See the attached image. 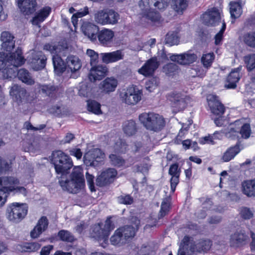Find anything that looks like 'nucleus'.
Segmentation results:
<instances>
[{"instance_id": "obj_1", "label": "nucleus", "mask_w": 255, "mask_h": 255, "mask_svg": "<svg viewBox=\"0 0 255 255\" xmlns=\"http://www.w3.org/2000/svg\"><path fill=\"white\" fill-rule=\"evenodd\" d=\"M24 62L21 50L19 48H17L15 52L6 55L0 53V70L4 69L3 72L7 74V78H11L16 75V72L11 67L16 69Z\"/></svg>"}, {"instance_id": "obj_2", "label": "nucleus", "mask_w": 255, "mask_h": 255, "mask_svg": "<svg viewBox=\"0 0 255 255\" xmlns=\"http://www.w3.org/2000/svg\"><path fill=\"white\" fill-rule=\"evenodd\" d=\"M64 177L59 182L63 190L71 193H76L84 186V178L82 170L80 166L75 167L71 175L70 180H64Z\"/></svg>"}, {"instance_id": "obj_3", "label": "nucleus", "mask_w": 255, "mask_h": 255, "mask_svg": "<svg viewBox=\"0 0 255 255\" xmlns=\"http://www.w3.org/2000/svg\"><path fill=\"white\" fill-rule=\"evenodd\" d=\"M152 5L159 10H163L168 5L167 0L156 1L154 0H140L139 2L143 17L151 21H157L160 19V16L159 12L153 10L151 7Z\"/></svg>"}, {"instance_id": "obj_4", "label": "nucleus", "mask_w": 255, "mask_h": 255, "mask_svg": "<svg viewBox=\"0 0 255 255\" xmlns=\"http://www.w3.org/2000/svg\"><path fill=\"white\" fill-rule=\"evenodd\" d=\"M51 162L54 165L56 173L61 176L68 173L73 166L72 159L61 150H56L52 152Z\"/></svg>"}, {"instance_id": "obj_5", "label": "nucleus", "mask_w": 255, "mask_h": 255, "mask_svg": "<svg viewBox=\"0 0 255 255\" xmlns=\"http://www.w3.org/2000/svg\"><path fill=\"white\" fill-rule=\"evenodd\" d=\"M140 123L147 130L159 131L165 126L164 118L154 113H143L138 116Z\"/></svg>"}, {"instance_id": "obj_6", "label": "nucleus", "mask_w": 255, "mask_h": 255, "mask_svg": "<svg viewBox=\"0 0 255 255\" xmlns=\"http://www.w3.org/2000/svg\"><path fill=\"white\" fill-rule=\"evenodd\" d=\"M229 130H225L226 136L232 139L243 137L248 138L251 134L250 126L244 124L242 120H238L229 125Z\"/></svg>"}, {"instance_id": "obj_7", "label": "nucleus", "mask_w": 255, "mask_h": 255, "mask_svg": "<svg viewBox=\"0 0 255 255\" xmlns=\"http://www.w3.org/2000/svg\"><path fill=\"white\" fill-rule=\"evenodd\" d=\"M66 49V46L60 44H46L44 46V49L50 51L53 54V65L57 74L63 73L66 69V65L61 57V53Z\"/></svg>"}, {"instance_id": "obj_8", "label": "nucleus", "mask_w": 255, "mask_h": 255, "mask_svg": "<svg viewBox=\"0 0 255 255\" xmlns=\"http://www.w3.org/2000/svg\"><path fill=\"white\" fill-rule=\"evenodd\" d=\"M114 229L110 218H108L104 225L102 223L95 224L92 228L91 236L99 242L102 241L101 246L105 248L108 242L110 232Z\"/></svg>"}, {"instance_id": "obj_9", "label": "nucleus", "mask_w": 255, "mask_h": 255, "mask_svg": "<svg viewBox=\"0 0 255 255\" xmlns=\"http://www.w3.org/2000/svg\"><path fill=\"white\" fill-rule=\"evenodd\" d=\"M169 57L172 61L177 62L181 65H187L193 63L196 61L197 56L194 53H186L181 54H167L164 49L159 51L157 57L159 62H165L168 60Z\"/></svg>"}, {"instance_id": "obj_10", "label": "nucleus", "mask_w": 255, "mask_h": 255, "mask_svg": "<svg viewBox=\"0 0 255 255\" xmlns=\"http://www.w3.org/2000/svg\"><path fill=\"white\" fill-rule=\"evenodd\" d=\"M142 91L136 86L130 85L123 89L120 92L122 102L128 105H135L141 99Z\"/></svg>"}, {"instance_id": "obj_11", "label": "nucleus", "mask_w": 255, "mask_h": 255, "mask_svg": "<svg viewBox=\"0 0 255 255\" xmlns=\"http://www.w3.org/2000/svg\"><path fill=\"white\" fill-rule=\"evenodd\" d=\"M28 207L25 204L14 203L7 209V218L15 223L20 222L26 216Z\"/></svg>"}, {"instance_id": "obj_12", "label": "nucleus", "mask_w": 255, "mask_h": 255, "mask_svg": "<svg viewBox=\"0 0 255 255\" xmlns=\"http://www.w3.org/2000/svg\"><path fill=\"white\" fill-rule=\"evenodd\" d=\"M17 181L12 177L0 178V208L2 207L6 201L9 192L13 189V184Z\"/></svg>"}, {"instance_id": "obj_13", "label": "nucleus", "mask_w": 255, "mask_h": 255, "mask_svg": "<svg viewBox=\"0 0 255 255\" xmlns=\"http://www.w3.org/2000/svg\"><path fill=\"white\" fill-rule=\"evenodd\" d=\"M168 99L171 102V106L174 108L173 111L175 113L184 109L190 101V98L188 96L174 92L168 96Z\"/></svg>"}, {"instance_id": "obj_14", "label": "nucleus", "mask_w": 255, "mask_h": 255, "mask_svg": "<svg viewBox=\"0 0 255 255\" xmlns=\"http://www.w3.org/2000/svg\"><path fill=\"white\" fill-rule=\"evenodd\" d=\"M104 158L105 154L100 149L94 148L85 153L84 160L87 165L97 166L103 161Z\"/></svg>"}, {"instance_id": "obj_15", "label": "nucleus", "mask_w": 255, "mask_h": 255, "mask_svg": "<svg viewBox=\"0 0 255 255\" xmlns=\"http://www.w3.org/2000/svg\"><path fill=\"white\" fill-rule=\"evenodd\" d=\"M9 95L12 97L13 102L18 106L23 105L27 102L28 95L26 90L17 85L11 86Z\"/></svg>"}, {"instance_id": "obj_16", "label": "nucleus", "mask_w": 255, "mask_h": 255, "mask_svg": "<svg viewBox=\"0 0 255 255\" xmlns=\"http://www.w3.org/2000/svg\"><path fill=\"white\" fill-rule=\"evenodd\" d=\"M203 23L210 26H215L221 22V16L220 10L216 8L209 9L202 15Z\"/></svg>"}, {"instance_id": "obj_17", "label": "nucleus", "mask_w": 255, "mask_h": 255, "mask_svg": "<svg viewBox=\"0 0 255 255\" xmlns=\"http://www.w3.org/2000/svg\"><path fill=\"white\" fill-rule=\"evenodd\" d=\"M207 100L211 113L214 115L222 116L225 112L224 105L220 102L218 97L212 94L207 97Z\"/></svg>"}, {"instance_id": "obj_18", "label": "nucleus", "mask_w": 255, "mask_h": 255, "mask_svg": "<svg viewBox=\"0 0 255 255\" xmlns=\"http://www.w3.org/2000/svg\"><path fill=\"white\" fill-rule=\"evenodd\" d=\"M140 225V221L136 218H132L131 225L129 226H125L121 227L119 229H121L122 236L126 242L131 239L135 236L136 232L139 228Z\"/></svg>"}, {"instance_id": "obj_19", "label": "nucleus", "mask_w": 255, "mask_h": 255, "mask_svg": "<svg viewBox=\"0 0 255 255\" xmlns=\"http://www.w3.org/2000/svg\"><path fill=\"white\" fill-rule=\"evenodd\" d=\"M159 65V62L155 57L148 60L138 70V72L145 77L151 76L157 69Z\"/></svg>"}, {"instance_id": "obj_20", "label": "nucleus", "mask_w": 255, "mask_h": 255, "mask_svg": "<svg viewBox=\"0 0 255 255\" xmlns=\"http://www.w3.org/2000/svg\"><path fill=\"white\" fill-rule=\"evenodd\" d=\"M117 175V172L114 168L107 169L98 176L96 179V184L99 186H105L112 182Z\"/></svg>"}, {"instance_id": "obj_21", "label": "nucleus", "mask_w": 255, "mask_h": 255, "mask_svg": "<svg viewBox=\"0 0 255 255\" xmlns=\"http://www.w3.org/2000/svg\"><path fill=\"white\" fill-rule=\"evenodd\" d=\"M118 80L114 77H108L102 81L99 85V89L105 94H109L116 90L118 86Z\"/></svg>"}, {"instance_id": "obj_22", "label": "nucleus", "mask_w": 255, "mask_h": 255, "mask_svg": "<svg viewBox=\"0 0 255 255\" xmlns=\"http://www.w3.org/2000/svg\"><path fill=\"white\" fill-rule=\"evenodd\" d=\"M81 29L85 35L91 40H96L99 31V27L96 25L89 22H84L81 26Z\"/></svg>"}, {"instance_id": "obj_23", "label": "nucleus", "mask_w": 255, "mask_h": 255, "mask_svg": "<svg viewBox=\"0 0 255 255\" xmlns=\"http://www.w3.org/2000/svg\"><path fill=\"white\" fill-rule=\"evenodd\" d=\"M92 66L89 74V78L91 81L101 80L106 75L107 68L106 66L96 65Z\"/></svg>"}, {"instance_id": "obj_24", "label": "nucleus", "mask_w": 255, "mask_h": 255, "mask_svg": "<svg viewBox=\"0 0 255 255\" xmlns=\"http://www.w3.org/2000/svg\"><path fill=\"white\" fill-rule=\"evenodd\" d=\"M114 35L115 33L113 30L104 28L98 31L97 37L102 45L107 46L112 43Z\"/></svg>"}, {"instance_id": "obj_25", "label": "nucleus", "mask_w": 255, "mask_h": 255, "mask_svg": "<svg viewBox=\"0 0 255 255\" xmlns=\"http://www.w3.org/2000/svg\"><path fill=\"white\" fill-rule=\"evenodd\" d=\"M18 4L20 10L26 15L30 14L36 10V0H18Z\"/></svg>"}, {"instance_id": "obj_26", "label": "nucleus", "mask_w": 255, "mask_h": 255, "mask_svg": "<svg viewBox=\"0 0 255 255\" xmlns=\"http://www.w3.org/2000/svg\"><path fill=\"white\" fill-rule=\"evenodd\" d=\"M0 40L1 46L6 51H11L14 47V36L8 31H3L1 33Z\"/></svg>"}, {"instance_id": "obj_27", "label": "nucleus", "mask_w": 255, "mask_h": 255, "mask_svg": "<svg viewBox=\"0 0 255 255\" xmlns=\"http://www.w3.org/2000/svg\"><path fill=\"white\" fill-rule=\"evenodd\" d=\"M242 69V66L233 70L227 78V83L225 87L228 89H235L237 87V83L241 78L240 72Z\"/></svg>"}, {"instance_id": "obj_28", "label": "nucleus", "mask_w": 255, "mask_h": 255, "mask_svg": "<svg viewBox=\"0 0 255 255\" xmlns=\"http://www.w3.org/2000/svg\"><path fill=\"white\" fill-rule=\"evenodd\" d=\"M180 172V169L178 168V165L177 163L170 165L168 173L172 176L170 179V186L172 192L175 191L176 187L179 182Z\"/></svg>"}, {"instance_id": "obj_29", "label": "nucleus", "mask_w": 255, "mask_h": 255, "mask_svg": "<svg viewBox=\"0 0 255 255\" xmlns=\"http://www.w3.org/2000/svg\"><path fill=\"white\" fill-rule=\"evenodd\" d=\"M47 58L41 52H37L32 55L31 61L33 69L39 70L45 66Z\"/></svg>"}, {"instance_id": "obj_30", "label": "nucleus", "mask_w": 255, "mask_h": 255, "mask_svg": "<svg viewBox=\"0 0 255 255\" xmlns=\"http://www.w3.org/2000/svg\"><path fill=\"white\" fill-rule=\"evenodd\" d=\"M48 221L46 217H42L38 221L36 226L30 232L31 238H38L47 228Z\"/></svg>"}, {"instance_id": "obj_31", "label": "nucleus", "mask_w": 255, "mask_h": 255, "mask_svg": "<svg viewBox=\"0 0 255 255\" xmlns=\"http://www.w3.org/2000/svg\"><path fill=\"white\" fill-rule=\"evenodd\" d=\"M101 56L102 61L106 64L115 62L123 58L124 55L120 50L109 53H102Z\"/></svg>"}, {"instance_id": "obj_32", "label": "nucleus", "mask_w": 255, "mask_h": 255, "mask_svg": "<svg viewBox=\"0 0 255 255\" xmlns=\"http://www.w3.org/2000/svg\"><path fill=\"white\" fill-rule=\"evenodd\" d=\"M51 9L49 6H46L41 9L37 12L31 20L33 25L40 27V23L42 22L49 15Z\"/></svg>"}, {"instance_id": "obj_33", "label": "nucleus", "mask_w": 255, "mask_h": 255, "mask_svg": "<svg viewBox=\"0 0 255 255\" xmlns=\"http://www.w3.org/2000/svg\"><path fill=\"white\" fill-rule=\"evenodd\" d=\"M242 186L243 192L245 195L250 197L255 196V178L244 181L242 182Z\"/></svg>"}, {"instance_id": "obj_34", "label": "nucleus", "mask_w": 255, "mask_h": 255, "mask_svg": "<svg viewBox=\"0 0 255 255\" xmlns=\"http://www.w3.org/2000/svg\"><path fill=\"white\" fill-rule=\"evenodd\" d=\"M247 237V236L242 231H237L231 235L230 244L233 247H239L244 243Z\"/></svg>"}, {"instance_id": "obj_35", "label": "nucleus", "mask_w": 255, "mask_h": 255, "mask_svg": "<svg viewBox=\"0 0 255 255\" xmlns=\"http://www.w3.org/2000/svg\"><path fill=\"white\" fill-rule=\"evenodd\" d=\"M40 245L37 243H25L16 246V249L18 252H34L40 248Z\"/></svg>"}, {"instance_id": "obj_36", "label": "nucleus", "mask_w": 255, "mask_h": 255, "mask_svg": "<svg viewBox=\"0 0 255 255\" xmlns=\"http://www.w3.org/2000/svg\"><path fill=\"white\" fill-rule=\"evenodd\" d=\"M66 64L71 72L79 70L81 66V62L79 58L75 56H69L67 58Z\"/></svg>"}, {"instance_id": "obj_37", "label": "nucleus", "mask_w": 255, "mask_h": 255, "mask_svg": "<svg viewBox=\"0 0 255 255\" xmlns=\"http://www.w3.org/2000/svg\"><path fill=\"white\" fill-rule=\"evenodd\" d=\"M17 76L20 80L27 85H31L34 83L30 74L25 69H19L17 72Z\"/></svg>"}, {"instance_id": "obj_38", "label": "nucleus", "mask_w": 255, "mask_h": 255, "mask_svg": "<svg viewBox=\"0 0 255 255\" xmlns=\"http://www.w3.org/2000/svg\"><path fill=\"white\" fill-rule=\"evenodd\" d=\"M230 12L231 17L234 18L239 17L242 12V6L239 1H231L230 3Z\"/></svg>"}, {"instance_id": "obj_39", "label": "nucleus", "mask_w": 255, "mask_h": 255, "mask_svg": "<svg viewBox=\"0 0 255 255\" xmlns=\"http://www.w3.org/2000/svg\"><path fill=\"white\" fill-rule=\"evenodd\" d=\"M240 152L239 145H236L234 147L228 148L223 155L222 159L224 162H228L233 159Z\"/></svg>"}, {"instance_id": "obj_40", "label": "nucleus", "mask_w": 255, "mask_h": 255, "mask_svg": "<svg viewBox=\"0 0 255 255\" xmlns=\"http://www.w3.org/2000/svg\"><path fill=\"white\" fill-rule=\"evenodd\" d=\"M124 133L128 136H132L137 131L136 125L134 121L130 120L126 122L123 125Z\"/></svg>"}, {"instance_id": "obj_41", "label": "nucleus", "mask_w": 255, "mask_h": 255, "mask_svg": "<svg viewBox=\"0 0 255 255\" xmlns=\"http://www.w3.org/2000/svg\"><path fill=\"white\" fill-rule=\"evenodd\" d=\"M107 9L99 10L94 14V20L96 22L101 25L107 24Z\"/></svg>"}, {"instance_id": "obj_42", "label": "nucleus", "mask_w": 255, "mask_h": 255, "mask_svg": "<svg viewBox=\"0 0 255 255\" xmlns=\"http://www.w3.org/2000/svg\"><path fill=\"white\" fill-rule=\"evenodd\" d=\"M121 229H117L110 238V242L113 245H121L126 242L122 236Z\"/></svg>"}, {"instance_id": "obj_43", "label": "nucleus", "mask_w": 255, "mask_h": 255, "mask_svg": "<svg viewBox=\"0 0 255 255\" xmlns=\"http://www.w3.org/2000/svg\"><path fill=\"white\" fill-rule=\"evenodd\" d=\"M179 41L178 33L175 31H170L167 33L165 39V43L169 46L177 45Z\"/></svg>"}, {"instance_id": "obj_44", "label": "nucleus", "mask_w": 255, "mask_h": 255, "mask_svg": "<svg viewBox=\"0 0 255 255\" xmlns=\"http://www.w3.org/2000/svg\"><path fill=\"white\" fill-rule=\"evenodd\" d=\"M243 41L251 48H255V31L247 32L243 36Z\"/></svg>"}, {"instance_id": "obj_45", "label": "nucleus", "mask_w": 255, "mask_h": 255, "mask_svg": "<svg viewBox=\"0 0 255 255\" xmlns=\"http://www.w3.org/2000/svg\"><path fill=\"white\" fill-rule=\"evenodd\" d=\"M243 60L248 71H251L255 69V53L245 56Z\"/></svg>"}, {"instance_id": "obj_46", "label": "nucleus", "mask_w": 255, "mask_h": 255, "mask_svg": "<svg viewBox=\"0 0 255 255\" xmlns=\"http://www.w3.org/2000/svg\"><path fill=\"white\" fill-rule=\"evenodd\" d=\"M211 246V243L210 240H202L200 241L198 244L196 245V248L191 249L192 252L195 251L201 252H206L208 251Z\"/></svg>"}, {"instance_id": "obj_47", "label": "nucleus", "mask_w": 255, "mask_h": 255, "mask_svg": "<svg viewBox=\"0 0 255 255\" xmlns=\"http://www.w3.org/2000/svg\"><path fill=\"white\" fill-rule=\"evenodd\" d=\"M131 250L130 253L133 255H146L149 250V248L144 244L140 247L132 246Z\"/></svg>"}, {"instance_id": "obj_48", "label": "nucleus", "mask_w": 255, "mask_h": 255, "mask_svg": "<svg viewBox=\"0 0 255 255\" xmlns=\"http://www.w3.org/2000/svg\"><path fill=\"white\" fill-rule=\"evenodd\" d=\"M128 145L123 139L119 138L114 146V150L117 152L125 153L128 150Z\"/></svg>"}, {"instance_id": "obj_49", "label": "nucleus", "mask_w": 255, "mask_h": 255, "mask_svg": "<svg viewBox=\"0 0 255 255\" xmlns=\"http://www.w3.org/2000/svg\"><path fill=\"white\" fill-rule=\"evenodd\" d=\"M58 237L64 242H73L75 240L74 236L68 231L62 230L58 232Z\"/></svg>"}, {"instance_id": "obj_50", "label": "nucleus", "mask_w": 255, "mask_h": 255, "mask_svg": "<svg viewBox=\"0 0 255 255\" xmlns=\"http://www.w3.org/2000/svg\"><path fill=\"white\" fill-rule=\"evenodd\" d=\"M215 58V55L213 53H209L203 54L201 58V62L203 66L206 68L211 67Z\"/></svg>"}, {"instance_id": "obj_51", "label": "nucleus", "mask_w": 255, "mask_h": 255, "mask_svg": "<svg viewBox=\"0 0 255 255\" xmlns=\"http://www.w3.org/2000/svg\"><path fill=\"white\" fill-rule=\"evenodd\" d=\"M107 24H115L119 19V14L112 9H107Z\"/></svg>"}, {"instance_id": "obj_52", "label": "nucleus", "mask_w": 255, "mask_h": 255, "mask_svg": "<svg viewBox=\"0 0 255 255\" xmlns=\"http://www.w3.org/2000/svg\"><path fill=\"white\" fill-rule=\"evenodd\" d=\"M87 106L89 111L97 115L101 113V105L97 102L95 101H88Z\"/></svg>"}, {"instance_id": "obj_53", "label": "nucleus", "mask_w": 255, "mask_h": 255, "mask_svg": "<svg viewBox=\"0 0 255 255\" xmlns=\"http://www.w3.org/2000/svg\"><path fill=\"white\" fill-rule=\"evenodd\" d=\"M109 158L112 165L117 167H122L125 165V160L116 154L110 155Z\"/></svg>"}, {"instance_id": "obj_54", "label": "nucleus", "mask_w": 255, "mask_h": 255, "mask_svg": "<svg viewBox=\"0 0 255 255\" xmlns=\"http://www.w3.org/2000/svg\"><path fill=\"white\" fill-rule=\"evenodd\" d=\"M87 56L90 58L91 66L96 65L98 62L99 54L94 50L88 49L86 51Z\"/></svg>"}, {"instance_id": "obj_55", "label": "nucleus", "mask_w": 255, "mask_h": 255, "mask_svg": "<svg viewBox=\"0 0 255 255\" xmlns=\"http://www.w3.org/2000/svg\"><path fill=\"white\" fill-rule=\"evenodd\" d=\"M174 8L178 12H182L187 6V0H173Z\"/></svg>"}, {"instance_id": "obj_56", "label": "nucleus", "mask_w": 255, "mask_h": 255, "mask_svg": "<svg viewBox=\"0 0 255 255\" xmlns=\"http://www.w3.org/2000/svg\"><path fill=\"white\" fill-rule=\"evenodd\" d=\"M170 207L169 201L168 199H164L161 205L160 210L159 212V218H162L164 216L168 211H169Z\"/></svg>"}, {"instance_id": "obj_57", "label": "nucleus", "mask_w": 255, "mask_h": 255, "mask_svg": "<svg viewBox=\"0 0 255 255\" xmlns=\"http://www.w3.org/2000/svg\"><path fill=\"white\" fill-rule=\"evenodd\" d=\"M218 134H220V133L219 132H215L212 135L206 136L204 137L201 138L199 139V142L202 144L207 143L214 144L215 143L214 141L215 139V137Z\"/></svg>"}, {"instance_id": "obj_58", "label": "nucleus", "mask_w": 255, "mask_h": 255, "mask_svg": "<svg viewBox=\"0 0 255 255\" xmlns=\"http://www.w3.org/2000/svg\"><path fill=\"white\" fill-rule=\"evenodd\" d=\"M163 70L166 74L171 75L178 70V66L174 63H168L163 67Z\"/></svg>"}, {"instance_id": "obj_59", "label": "nucleus", "mask_w": 255, "mask_h": 255, "mask_svg": "<svg viewBox=\"0 0 255 255\" xmlns=\"http://www.w3.org/2000/svg\"><path fill=\"white\" fill-rule=\"evenodd\" d=\"M10 167V163L0 157V175L9 170Z\"/></svg>"}, {"instance_id": "obj_60", "label": "nucleus", "mask_w": 255, "mask_h": 255, "mask_svg": "<svg viewBox=\"0 0 255 255\" xmlns=\"http://www.w3.org/2000/svg\"><path fill=\"white\" fill-rule=\"evenodd\" d=\"M226 23L224 21H222V28L218 33L215 36V43L216 45H219L221 43L223 39V33L226 29Z\"/></svg>"}, {"instance_id": "obj_61", "label": "nucleus", "mask_w": 255, "mask_h": 255, "mask_svg": "<svg viewBox=\"0 0 255 255\" xmlns=\"http://www.w3.org/2000/svg\"><path fill=\"white\" fill-rule=\"evenodd\" d=\"M131 152L133 153L137 152L141 154H143L148 152L144 147H143L140 142H137L134 143L131 147Z\"/></svg>"}, {"instance_id": "obj_62", "label": "nucleus", "mask_w": 255, "mask_h": 255, "mask_svg": "<svg viewBox=\"0 0 255 255\" xmlns=\"http://www.w3.org/2000/svg\"><path fill=\"white\" fill-rule=\"evenodd\" d=\"M241 216L245 219H249L253 217L254 213L250 209L247 207H243L240 211Z\"/></svg>"}, {"instance_id": "obj_63", "label": "nucleus", "mask_w": 255, "mask_h": 255, "mask_svg": "<svg viewBox=\"0 0 255 255\" xmlns=\"http://www.w3.org/2000/svg\"><path fill=\"white\" fill-rule=\"evenodd\" d=\"M90 88L85 84H82L79 89L78 94L82 97H88L90 94Z\"/></svg>"}, {"instance_id": "obj_64", "label": "nucleus", "mask_w": 255, "mask_h": 255, "mask_svg": "<svg viewBox=\"0 0 255 255\" xmlns=\"http://www.w3.org/2000/svg\"><path fill=\"white\" fill-rule=\"evenodd\" d=\"M214 123L218 127H226L229 125L228 121L224 117L219 116V118L214 119Z\"/></svg>"}]
</instances>
